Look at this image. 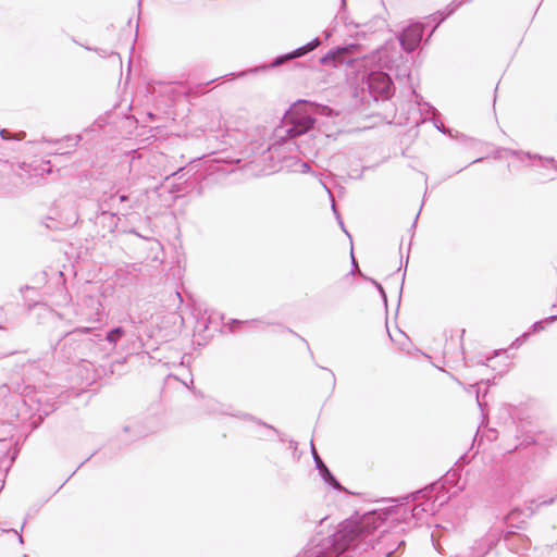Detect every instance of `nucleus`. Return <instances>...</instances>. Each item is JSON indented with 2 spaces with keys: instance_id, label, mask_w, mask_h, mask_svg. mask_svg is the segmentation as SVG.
Here are the masks:
<instances>
[{
  "instance_id": "obj_2",
  "label": "nucleus",
  "mask_w": 557,
  "mask_h": 557,
  "mask_svg": "<svg viewBox=\"0 0 557 557\" xmlns=\"http://www.w3.org/2000/svg\"><path fill=\"white\" fill-rule=\"evenodd\" d=\"M305 101L295 103L284 115L282 125L276 129V136L281 139H292L310 131L315 119L310 114L302 112L299 107Z\"/></svg>"
},
{
  "instance_id": "obj_23",
  "label": "nucleus",
  "mask_w": 557,
  "mask_h": 557,
  "mask_svg": "<svg viewBox=\"0 0 557 557\" xmlns=\"http://www.w3.org/2000/svg\"><path fill=\"white\" fill-rule=\"evenodd\" d=\"M309 170H310L309 164H308V163H306V162H302V163H301V172H302V173H307Z\"/></svg>"
},
{
  "instance_id": "obj_8",
  "label": "nucleus",
  "mask_w": 557,
  "mask_h": 557,
  "mask_svg": "<svg viewBox=\"0 0 557 557\" xmlns=\"http://www.w3.org/2000/svg\"><path fill=\"white\" fill-rule=\"evenodd\" d=\"M423 36V26L420 23H414L406 27L395 40H397L398 45L406 52L414 51L422 39Z\"/></svg>"
},
{
  "instance_id": "obj_16",
  "label": "nucleus",
  "mask_w": 557,
  "mask_h": 557,
  "mask_svg": "<svg viewBox=\"0 0 557 557\" xmlns=\"http://www.w3.org/2000/svg\"><path fill=\"white\" fill-rule=\"evenodd\" d=\"M125 335V331L123 327L117 326L109 331L106 335V341L111 345L115 346L120 338Z\"/></svg>"
},
{
  "instance_id": "obj_21",
  "label": "nucleus",
  "mask_w": 557,
  "mask_h": 557,
  "mask_svg": "<svg viewBox=\"0 0 557 557\" xmlns=\"http://www.w3.org/2000/svg\"><path fill=\"white\" fill-rule=\"evenodd\" d=\"M529 334L528 333H524L523 335H521L520 337H518L512 344H511V348H518L520 345H522L527 338H528Z\"/></svg>"
},
{
  "instance_id": "obj_22",
  "label": "nucleus",
  "mask_w": 557,
  "mask_h": 557,
  "mask_svg": "<svg viewBox=\"0 0 557 557\" xmlns=\"http://www.w3.org/2000/svg\"><path fill=\"white\" fill-rule=\"evenodd\" d=\"M233 323H234V324H243V323H246V324H253V325H256V324H259V323H260V321H259V320L240 321V320L234 319V320H233Z\"/></svg>"
},
{
  "instance_id": "obj_14",
  "label": "nucleus",
  "mask_w": 557,
  "mask_h": 557,
  "mask_svg": "<svg viewBox=\"0 0 557 557\" xmlns=\"http://www.w3.org/2000/svg\"><path fill=\"white\" fill-rule=\"evenodd\" d=\"M507 151H508V153H510L511 156L516 157L517 159H519L521 161L524 158H529V159H537L541 161L550 162L553 164V166L557 170V161L554 158L542 157L540 154H531L530 152H524V151H520V150L508 149Z\"/></svg>"
},
{
  "instance_id": "obj_6",
  "label": "nucleus",
  "mask_w": 557,
  "mask_h": 557,
  "mask_svg": "<svg viewBox=\"0 0 557 557\" xmlns=\"http://www.w3.org/2000/svg\"><path fill=\"white\" fill-rule=\"evenodd\" d=\"M405 547V541L396 533L385 532L372 544L377 557H397V553Z\"/></svg>"
},
{
  "instance_id": "obj_29",
  "label": "nucleus",
  "mask_w": 557,
  "mask_h": 557,
  "mask_svg": "<svg viewBox=\"0 0 557 557\" xmlns=\"http://www.w3.org/2000/svg\"><path fill=\"white\" fill-rule=\"evenodd\" d=\"M351 259H352V265H354L355 268H357L358 265H357V263H356V261H355L354 256H351Z\"/></svg>"
},
{
  "instance_id": "obj_7",
  "label": "nucleus",
  "mask_w": 557,
  "mask_h": 557,
  "mask_svg": "<svg viewBox=\"0 0 557 557\" xmlns=\"http://www.w3.org/2000/svg\"><path fill=\"white\" fill-rule=\"evenodd\" d=\"M429 493L430 491L425 488L418 491L413 496L414 500L420 498L424 499L423 502L414 505L411 509V516L417 521H421L424 515H434L437 508L446 502V499H441L440 497H436L432 500L431 496H429Z\"/></svg>"
},
{
  "instance_id": "obj_18",
  "label": "nucleus",
  "mask_w": 557,
  "mask_h": 557,
  "mask_svg": "<svg viewBox=\"0 0 557 557\" xmlns=\"http://www.w3.org/2000/svg\"><path fill=\"white\" fill-rule=\"evenodd\" d=\"M0 136L4 140H10V139L21 140L22 138H24L25 134L20 133V134L12 136L8 129L3 128L0 131Z\"/></svg>"
},
{
  "instance_id": "obj_27",
  "label": "nucleus",
  "mask_w": 557,
  "mask_h": 557,
  "mask_svg": "<svg viewBox=\"0 0 557 557\" xmlns=\"http://www.w3.org/2000/svg\"><path fill=\"white\" fill-rule=\"evenodd\" d=\"M548 320L549 321H555V320H557V315H552V317L548 318Z\"/></svg>"
},
{
  "instance_id": "obj_1",
  "label": "nucleus",
  "mask_w": 557,
  "mask_h": 557,
  "mask_svg": "<svg viewBox=\"0 0 557 557\" xmlns=\"http://www.w3.org/2000/svg\"><path fill=\"white\" fill-rule=\"evenodd\" d=\"M385 519V513L376 510L369 511L356 520L348 519L342 522L333 534L324 537L326 545L332 546L339 555L350 546L367 543L368 537L382 527Z\"/></svg>"
},
{
  "instance_id": "obj_9",
  "label": "nucleus",
  "mask_w": 557,
  "mask_h": 557,
  "mask_svg": "<svg viewBox=\"0 0 557 557\" xmlns=\"http://www.w3.org/2000/svg\"><path fill=\"white\" fill-rule=\"evenodd\" d=\"M297 557H338L337 552L326 545L324 537H314Z\"/></svg>"
},
{
  "instance_id": "obj_26",
  "label": "nucleus",
  "mask_w": 557,
  "mask_h": 557,
  "mask_svg": "<svg viewBox=\"0 0 557 557\" xmlns=\"http://www.w3.org/2000/svg\"><path fill=\"white\" fill-rule=\"evenodd\" d=\"M261 424H262L263 426H265V428H268V429L272 430L273 432L277 433V430H276L275 428H273L272 425H269V424H267V423H261Z\"/></svg>"
},
{
  "instance_id": "obj_30",
  "label": "nucleus",
  "mask_w": 557,
  "mask_h": 557,
  "mask_svg": "<svg viewBox=\"0 0 557 557\" xmlns=\"http://www.w3.org/2000/svg\"><path fill=\"white\" fill-rule=\"evenodd\" d=\"M18 541L20 543H23V536L21 534H18Z\"/></svg>"
},
{
  "instance_id": "obj_17",
  "label": "nucleus",
  "mask_w": 557,
  "mask_h": 557,
  "mask_svg": "<svg viewBox=\"0 0 557 557\" xmlns=\"http://www.w3.org/2000/svg\"><path fill=\"white\" fill-rule=\"evenodd\" d=\"M78 314L82 317L79 320L81 322H85V323L91 324V325L100 322V312H99L98 308L88 314H84L83 312H81Z\"/></svg>"
},
{
  "instance_id": "obj_19",
  "label": "nucleus",
  "mask_w": 557,
  "mask_h": 557,
  "mask_svg": "<svg viewBox=\"0 0 557 557\" xmlns=\"http://www.w3.org/2000/svg\"><path fill=\"white\" fill-rule=\"evenodd\" d=\"M323 186H324V188L326 189V191L329 193V195H330V197L332 199V210H333V212H334V214H335V216H336L341 227L344 228V223H343V221L341 219V215H339V213H338V211H337V209L335 207V201L333 199L332 193H331V190L325 185H323Z\"/></svg>"
},
{
  "instance_id": "obj_28",
  "label": "nucleus",
  "mask_w": 557,
  "mask_h": 557,
  "mask_svg": "<svg viewBox=\"0 0 557 557\" xmlns=\"http://www.w3.org/2000/svg\"><path fill=\"white\" fill-rule=\"evenodd\" d=\"M476 401H478V405H479L480 407H482V404H481L480 398H479V394H476Z\"/></svg>"
},
{
  "instance_id": "obj_11",
  "label": "nucleus",
  "mask_w": 557,
  "mask_h": 557,
  "mask_svg": "<svg viewBox=\"0 0 557 557\" xmlns=\"http://www.w3.org/2000/svg\"><path fill=\"white\" fill-rule=\"evenodd\" d=\"M498 540L497 533H488L476 541L469 553H462L458 557H484L496 545Z\"/></svg>"
},
{
  "instance_id": "obj_15",
  "label": "nucleus",
  "mask_w": 557,
  "mask_h": 557,
  "mask_svg": "<svg viewBox=\"0 0 557 557\" xmlns=\"http://www.w3.org/2000/svg\"><path fill=\"white\" fill-rule=\"evenodd\" d=\"M128 200V196L127 195H120L117 196L116 194H111L109 197H103V199L101 200L100 202V208L101 209H109V208H112L115 203V201H119L120 203L122 202H125Z\"/></svg>"
},
{
  "instance_id": "obj_5",
  "label": "nucleus",
  "mask_w": 557,
  "mask_h": 557,
  "mask_svg": "<svg viewBox=\"0 0 557 557\" xmlns=\"http://www.w3.org/2000/svg\"><path fill=\"white\" fill-rule=\"evenodd\" d=\"M366 84L370 94L375 98H389L393 95V81L386 72L371 71L367 76Z\"/></svg>"
},
{
  "instance_id": "obj_24",
  "label": "nucleus",
  "mask_w": 557,
  "mask_h": 557,
  "mask_svg": "<svg viewBox=\"0 0 557 557\" xmlns=\"http://www.w3.org/2000/svg\"><path fill=\"white\" fill-rule=\"evenodd\" d=\"M540 329H542V322H541V321L535 322V323L533 324V330H534V331H537V330H540Z\"/></svg>"
},
{
  "instance_id": "obj_31",
  "label": "nucleus",
  "mask_w": 557,
  "mask_h": 557,
  "mask_svg": "<svg viewBox=\"0 0 557 557\" xmlns=\"http://www.w3.org/2000/svg\"><path fill=\"white\" fill-rule=\"evenodd\" d=\"M343 5H345V0H343Z\"/></svg>"
},
{
  "instance_id": "obj_20",
  "label": "nucleus",
  "mask_w": 557,
  "mask_h": 557,
  "mask_svg": "<svg viewBox=\"0 0 557 557\" xmlns=\"http://www.w3.org/2000/svg\"><path fill=\"white\" fill-rule=\"evenodd\" d=\"M369 281L375 286L376 290H379V293H380L384 304L386 305L387 304V297H386V293H385L383 286L379 282L373 280V278H369Z\"/></svg>"
},
{
  "instance_id": "obj_3",
  "label": "nucleus",
  "mask_w": 557,
  "mask_h": 557,
  "mask_svg": "<svg viewBox=\"0 0 557 557\" xmlns=\"http://www.w3.org/2000/svg\"><path fill=\"white\" fill-rule=\"evenodd\" d=\"M401 47L397 40L391 39L387 40L380 49H376L375 52L372 53L370 60L375 62L380 69H386L389 71H396V77H408L409 72L407 66H405L404 54Z\"/></svg>"
},
{
  "instance_id": "obj_4",
  "label": "nucleus",
  "mask_w": 557,
  "mask_h": 557,
  "mask_svg": "<svg viewBox=\"0 0 557 557\" xmlns=\"http://www.w3.org/2000/svg\"><path fill=\"white\" fill-rule=\"evenodd\" d=\"M94 330H96L95 326H77L73 331L69 332L66 334V339L63 345V351L64 356L69 360H81L82 358V349L83 347L87 346L89 342L81 341L78 337L83 334H89Z\"/></svg>"
},
{
  "instance_id": "obj_25",
  "label": "nucleus",
  "mask_w": 557,
  "mask_h": 557,
  "mask_svg": "<svg viewBox=\"0 0 557 557\" xmlns=\"http://www.w3.org/2000/svg\"><path fill=\"white\" fill-rule=\"evenodd\" d=\"M553 502H554V499H553V498H549V499H544V500H542L540 504H543V505H549V504H552Z\"/></svg>"
},
{
  "instance_id": "obj_12",
  "label": "nucleus",
  "mask_w": 557,
  "mask_h": 557,
  "mask_svg": "<svg viewBox=\"0 0 557 557\" xmlns=\"http://www.w3.org/2000/svg\"><path fill=\"white\" fill-rule=\"evenodd\" d=\"M321 44V40L319 38H314L308 44L288 52L282 55L276 57L272 63L269 65V67H277L282 64H284L287 61H290L296 58L304 57L305 54L309 53L310 51L314 50L317 47H319Z\"/></svg>"
},
{
  "instance_id": "obj_13",
  "label": "nucleus",
  "mask_w": 557,
  "mask_h": 557,
  "mask_svg": "<svg viewBox=\"0 0 557 557\" xmlns=\"http://www.w3.org/2000/svg\"><path fill=\"white\" fill-rule=\"evenodd\" d=\"M311 454L315 463V468L319 471V474L321 475L322 480L325 482V484L330 485L334 490L342 491L343 486L337 481V479L332 474V472L329 470V468L325 466V463L322 461L320 456L317 453V449L311 442Z\"/></svg>"
},
{
  "instance_id": "obj_10",
  "label": "nucleus",
  "mask_w": 557,
  "mask_h": 557,
  "mask_svg": "<svg viewBox=\"0 0 557 557\" xmlns=\"http://www.w3.org/2000/svg\"><path fill=\"white\" fill-rule=\"evenodd\" d=\"M360 48L358 44H349L342 47L331 49L321 59L320 63L323 65H335L336 63H350L351 59H346L345 55L355 52Z\"/></svg>"
}]
</instances>
